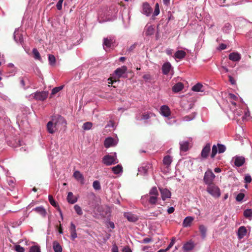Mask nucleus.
Segmentation results:
<instances>
[{"instance_id": "1", "label": "nucleus", "mask_w": 252, "mask_h": 252, "mask_svg": "<svg viewBox=\"0 0 252 252\" xmlns=\"http://www.w3.org/2000/svg\"><path fill=\"white\" fill-rule=\"evenodd\" d=\"M207 191L214 197H219L220 195V191L219 188L214 184L207 185Z\"/></svg>"}, {"instance_id": "2", "label": "nucleus", "mask_w": 252, "mask_h": 252, "mask_svg": "<svg viewBox=\"0 0 252 252\" xmlns=\"http://www.w3.org/2000/svg\"><path fill=\"white\" fill-rule=\"evenodd\" d=\"M215 178V174L213 173L211 169H208L204 174L203 181L206 185H209L210 184H213L212 183Z\"/></svg>"}, {"instance_id": "3", "label": "nucleus", "mask_w": 252, "mask_h": 252, "mask_svg": "<svg viewBox=\"0 0 252 252\" xmlns=\"http://www.w3.org/2000/svg\"><path fill=\"white\" fill-rule=\"evenodd\" d=\"M102 162L106 165L109 166L118 162L116 153L114 156L106 155L102 158Z\"/></svg>"}, {"instance_id": "4", "label": "nucleus", "mask_w": 252, "mask_h": 252, "mask_svg": "<svg viewBox=\"0 0 252 252\" xmlns=\"http://www.w3.org/2000/svg\"><path fill=\"white\" fill-rule=\"evenodd\" d=\"M158 200V196L156 195H149L148 194L145 195L141 197V202L143 205H145L147 201L152 205H155Z\"/></svg>"}, {"instance_id": "5", "label": "nucleus", "mask_w": 252, "mask_h": 252, "mask_svg": "<svg viewBox=\"0 0 252 252\" xmlns=\"http://www.w3.org/2000/svg\"><path fill=\"white\" fill-rule=\"evenodd\" d=\"M225 146L222 144H218V147L215 145H213L211 155V158H214L218 152L219 153H222L225 152Z\"/></svg>"}, {"instance_id": "6", "label": "nucleus", "mask_w": 252, "mask_h": 252, "mask_svg": "<svg viewBox=\"0 0 252 252\" xmlns=\"http://www.w3.org/2000/svg\"><path fill=\"white\" fill-rule=\"evenodd\" d=\"M51 121L58 128L60 125L66 124L64 119L60 115L53 116Z\"/></svg>"}, {"instance_id": "7", "label": "nucleus", "mask_w": 252, "mask_h": 252, "mask_svg": "<svg viewBox=\"0 0 252 252\" xmlns=\"http://www.w3.org/2000/svg\"><path fill=\"white\" fill-rule=\"evenodd\" d=\"M32 95L37 100L43 101L47 98L48 93L46 91L37 92L32 94Z\"/></svg>"}, {"instance_id": "8", "label": "nucleus", "mask_w": 252, "mask_h": 252, "mask_svg": "<svg viewBox=\"0 0 252 252\" xmlns=\"http://www.w3.org/2000/svg\"><path fill=\"white\" fill-rule=\"evenodd\" d=\"M127 70V67L126 66H122L121 67L118 68L115 71V75H116V77L119 79L121 77H125L126 76L125 75L126 73Z\"/></svg>"}, {"instance_id": "9", "label": "nucleus", "mask_w": 252, "mask_h": 252, "mask_svg": "<svg viewBox=\"0 0 252 252\" xmlns=\"http://www.w3.org/2000/svg\"><path fill=\"white\" fill-rule=\"evenodd\" d=\"M232 161H234V164L236 166L240 167L244 164L245 159L243 157L235 156L233 158Z\"/></svg>"}, {"instance_id": "10", "label": "nucleus", "mask_w": 252, "mask_h": 252, "mask_svg": "<svg viewBox=\"0 0 252 252\" xmlns=\"http://www.w3.org/2000/svg\"><path fill=\"white\" fill-rule=\"evenodd\" d=\"M118 143V140L112 137H108L105 139L104 146L106 148L114 146Z\"/></svg>"}, {"instance_id": "11", "label": "nucleus", "mask_w": 252, "mask_h": 252, "mask_svg": "<svg viewBox=\"0 0 252 252\" xmlns=\"http://www.w3.org/2000/svg\"><path fill=\"white\" fill-rule=\"evenodd\" d=\"M247 233V229L244 226H240L237 231V234L238 238L240 240L243 239Z\"/></svg>"}, {"instance_id": "12", "label": "nucleus", "mask_w": 252, "mask_h": 252, "mask_svg": "<svg viewBox=\"0 0 252 252\" xmlns=\"http://www.w3.org/2000/svg\"><path fill=\"white\" fill-rule=\"evenodd\" d=\"M161 196L163 200H165L167 198H170L171 193V192L166 189H159Z\"/></svg>"}, {"instance_id": "13", "label": "nucleus", "mask_w": 252, "mask_h": 252, "mask_svg": "<svg viewBox=\"0 0 252 252\" xmlns=\"http://www.w3.org/2000/svg\"><path fill=\"white\" fill-rule=\"evenodd\" d=\"M152 11V9L150 7V5L147 2L144 3L143 4V13L147 16H149L151 15Z\"/></svg>"}, {"instance_id": "14", "label": "nucleus", "mask_w": 252, "mask_h": 252, "mask_svg": "<svg viewBox=\"0 0 252 252\" xmlns=\"http://www.w3.org/2000/svg\"><path fill=\"white\" fill-rule=\"evenodd\" d=\"M14 39L17 43H22L23 42V37L20 32L19 29L16 30L14 33Z\"/></svg>"}, {"instance_id": "15", "label": "nucleus", "mask_w": 252, "mask_h": 252, "mask_svg": "<svg viewBox=\"0 0 252 252\" xmlns=\"http://www.w3.org/2000/svg\"><path fill=\"white\" fill-rule=\"evenodd\" d=\"M160 114L165 117H168L170 115L169 108L166 105H162L160 109Z\"/></svg>"}, {"instance_id": "16", "label": "nucleus", "mask_w": 252, "mask_h": 252, "mask_svg": "<svg viewBox=\"0 0 252 252\" xmlns=\"http://www.w3.org/2000/svg\"><path fill=\"white\" fill-rule=\"evenodd\" d=\"M32 211L36 212L43 218H45L47 215L46 210L43 206L35 207L32 209Z\"/></svg>"}, {"instance_id": "17", "label": "nucleus", "mask_w": 252, "mask_h": 252, "mask_svg": "<svg viewBox=\"0 0 252 252\" xmlns=\"http://www.w3.org/2000/svg\"><path fill=\"white\" fill-rule=\"evenodd\" d=\"M47 129L48 132L50 134L54 133L58 129V128L52 122L51 120L47 123Z\"/></svg>"}, {"instance_id": "18", "label": "nucleus", "mask_w": 252, "mask_h": 252, "mask_svg": "<svg viewBox=\"0 0 252 252\" xmlns=\"http://www.w3.org/2000/svg\"><path fill=\"white\" fill-rule=\"evenodd\" d=\"M69 231L70 232V237L72 240H74L77 237V234L76 231V226L73 222H71L70 226L69 227Z\"/></svg>"}, {"instance_id": "19", "label": "nucleus", "mask_w": 252, "mask_h": 252, "mask_svg": "<svg viewBox=\"0 0 252 252\" xmlns=\"http://www.w3.org/2000/svg\"><path fill=\"white\" fill-rule=\"evenodd\" d=\"M229 59L233 62H238L241 59V55L238 52H233L229 54Z\"/></svg>"}, {"instance_id": "20", "label": "nucleus", "mask_w": 252, "mask_h": 252, "mask_svg": "<svg viewBox=\"0 0 252 252\" xmlns=\"http://www.w3.org/2000/svg\"><path fill=\"white\" fill-rule=\"evenodd\" d=\"M124 216L130 222H135L138 220L137 217L135 215L131 213H125Z\"/></svg>"}, {"instance_id": "21", "label": "nucleus", "mask_w": 252, "mask_h": 252, "mask_svg": "<svg viewBox=\"0 0 252 252\" xmlns=\"http://www.w3.org/2000/svg\"><path fill=\"white\" fill-rule=\"evenodd\" d=\"M73 176L74 178L79 181L82 184L84 183V178L83 177V175L81 173V172L79 171H75L73 173Z\"/></svg>"}, {"instance_id": "22", "label": "nucleus", "mask_w": 252, "mask_h": 252, "mask_svg": "<svg viewBox=\"0 0 252 252\" xmlns=\"http://www.w3.org/2000/svg\"><path fill=\"white\" fill-rule=\"evenodd\" d=\"M192 90L196 92H203L205 90V87L198 83L192 87Z\"/></svg>"}, {"instance_id": "23", "label": "nucleus", "mask_w": 252, "mask_h": 252, "mask_svg": "<svg viewBox=\"0 0 252 252\" xmlns=\"http://www.w3.org/2000/svg\"><path fill=\"white\" fill-rule=\"evenodd\" d=\"M194 247V243L192 242L189 241L184 244L183 247V249L185 252H189L192 250Z\"/></svg>"}, {"instance_id": "24", "label": "nucleus", "mask_w": 252, "mask_h": 252, "mask_svg": "<svg viewBox=\"0 0 252 252\" xmlns=\"http://www.w3.org/2000/svg\"><path fill=\"white\" fill-rule=\"evenodd\" d=\"M171 68V65L169 62L164 63L162 66V71L164 74H168Z\"/></svg>"}, {"instance_id": "25", "label": "nucleus", "mask_w": 252, "mask_h": 252, "mask_svg": "<svg viewBox=\"0 0 252 252\" xmlns=\"http://www.w3.org/2000/svg\"><path fill=\"white\" fill-rule=\"evenodd\" d=\"M210 151V145L207 144L203 148L201 152V156L203 158H206L208 156V154Z\"/></svg>"}, {"instance_id": "26", "label": "nucleus", "mask_w": 252, "mask_h": 252, "mask_svg": "<svg viewBox=\"0 0 252 252\" xmlns=\"http://www.w3.org/2000/svg\"><path fill=\"white\" fill-rule=\"evenodd\" d=\"M194 219L192 217H187L185 218L183 222V225L185 227H189L190 226L192 221Z\"/></svg>"}, {"instance_id": "27", "label": "nucleus", "mask_w": 252, "mask_h": 252, "mask_svg": "<svg viewBox=\"0 0 252 252\" xmlns=\"http://www.w3.org/2000/svg\"><path fill=\"white\" fill-rule=\"evenodd\" d=\"M113 43V39L106 38L104 39L103 42V48L107 50V48H109L111 47Z\"/></svg>"}, {"instance_id": "28", "label": "nucleus", "mask_w": 252, "mask_h": 252, "mask_svg": "<svg viewBox=\"0 0 252 252\" xmlns=\"http://www.w3.org/2000/svg\"><path fill=\"white\" fill-rule=\"evenodd\" d=\"M155 114L152 112H146L144 113L142 115V117L140 119L136 117L137 120H147L150 118L155 116Z\"/></svg>"}, {"instance_id": "29", "label": "nucleus", "mask_w": 252, "mask_h": 252, "mask_svg": "<svg viewBox=\"0 0 252 252\" xmlns=\"http://www.w3.org/2000/svg\"><path fill=\"white\" fill-rule=\"evenodd\" d=\"M67 200L68 202L71 204H74L77 202V198L73 195L72 192H69L67 196Z\"/></svg>"}, {"instance_id": "30", "label": "nucleus", "mask_w": 252, "mask_h": 252, "mask_svg": "<svg viewBox=\"0 0 252 252\" xmlns=\"http://www.w3.org/2000/svg\"><path fill=\"white\" fill-rule=\"evenodd\" d=\"M183 88V84L181 82H179L173 86L172 90L175 93H178L182 91Z\"/></svg>"}, {"instance_id": "31", "label": "nucleus", "mask_w": 252, "mask_h": 252, "mask_svg": "<svg viewBox=\"0 0 252 252\" xmlns=\"http://www.w3.org/2000/svg\"><path fill=\"white\" fill-rule=\"evenodd\" d=\"M53 248L55 252H62V247L57 241L53 242Z\"/></svg>"}, {"instance_id": "32", "label": "nucleus", "mask_w": 252, "mask_h": 252, "mask_svg": "<svg viewBox=\"0 0 252 252\" xmlns=\"http://www.w3.org/2000/svg\"><path fill=\"white\" fill-rule=\"evenodd\" d=\"M186 55V53L185 51L183 50H178L174 54V57L175 58L179 59H182Z\"/></svg>"}, {"instance_id": "33", "label": "nucleus", "mask_w": 252, "mask_h": 252, "mask_svg": "<svg viewBox=\"0 0 252 252\" xmlns=\"http://www.w3.org/2000/svg\"><path fill=\"white\" fill-rule=\"evenodd\" d=\"M244 216L249 220L252 219V210L251 209H247L244 211Z\"/></svg>"}, {"instance_id": "34", "label": "nucleus", "mask_w": 252, "mask_h": 252, "mask_svg": "<svg viewBox=\"0 0 252 252\" xmlns=\"http://www.w3.org/2000/svg\"><path fill=\"white\" fill-rule=\"evenodd\" d=\"M180 150L183 152H186L189 148V143L187 141H183L180 143Z\"/></svg>"}, {"instance_id": "35", "label": "nucleus", "mask_w": 252, "mask_h": 252, "mask_svg": "<svg viewBox=\"0 0 252 252\" xmlns=\"http://www.w3.org/2000/svg\"><path fill=\"white\" fill-rule=\"evenodd\" d=\"M112 170L114 174H118L123 172V167L121 165H117L112 168Z\"/></svg>"}, {"instance_id": "36", "label": "nucleus", "mask_w": 252, "mask_h": 252, "mask_svg": "<svg viewBox=\"0 0 252 252\" xmlns=\"http://www.w3.org/2000/svg\"><path fill=\"white\" fill-rule=\"evenodd\" d=\"M172 161L171 157L169 156H166L163 158V163L165 165L168 166L171 164Z\"/></svg>"}, {"instance_id": "37", "label": "nucleus", "mask_w": 252, "mask_h": 252, "mask_svg": "<svg viewBox=\"0 0 252 252\" xmlns=\"http://www.w3.org/2000/svg\"><path fill=\"white\" fill-rule=\"evenodd\" d=\"M195 117V114L192 113L189 115L186 116L182 118V120L185 122L190 121Z\"/></svg>"}, {"instance_id": "38", "label": "nucleus", "mask_w": 252, "mask_h": 252, "mask_svg": "<svg viewBox=\"0 0 252 252\" xmlns=\"http://www.w3.org/2000/svg\"><path fill=\"white\" fill-rule=\"evenodd\" d=\"M199 231L201 234V237L204 239L206 236V228L205 226L201 225L199 226Z\"/></svg>"}, {"instance_id": "39", "label": "nucleus", "mask_w": 252, "mask_h": 252, "mask_svg": "<svg viewBox=\"0 0 252 252\" xmlns=\"http://www.w3.org/2000/svg\"><path fill=\"white\" fill-rule=\"evenodd\" d=\"M64 87L63 85L55 87L53 88L51 92V95H54L56 94L57 93L59 92L60 91H61Z\"/></svg>"}, {"instance_id": "40", "label": "nucleus", "mask_w": 252, "mask_h": 252, "mask_svg": "<svg viewBox=\"0 0 252 252\" xmlns=\"http://www.w3.org/2000/svg\"><path fill=\"white\" fill-rule=\"evenodd\" d=\"M93 126V124L91 122H86L83 125L82 128L84 130H90Z\"/></svg>"}, {"instance_id": "41", "label": "nucleus", "mask_w": 252, "mask_h": 252, "mask_svg": "<svg viewBox=\"0 0 252 252\" xmlns=\"http://www.w3.org/2000/svg\"><path fill=\"white\" fill-rule=\"evenodd\" d=\"M48 61L49 63L51 65H55L56 63V58L55 56L53 55H49L48 56Z\"/></svg>"}, {"instance_id": "42", "label": "nucleus", "mask_w": 252, "mask_h": 252, "mask_svg": "<svg viewBox=\"0 0 252 252\" xmlns=\"http://www.w3.org/2000/svg\"><path fill=\"white\" fill-rule=\"evenodd\" d=\"M32 53L34 55V58L35 59L38 60H40L41 59L40 54L36 48L33 49Z\"/></svg>"}, {"instance_id": "43", "label": "nucleus", "mask_w": 252, "mask_h": 252, "mask_svg": "<svg viewBox=\"0 0 252 252\" xmlns=\"http://www.w3.org/2000/svg\"><path fill=\"white\" fill-rule=\"evenodd\" d=\"M142 250L144 252H154L155 249L152 247L144 246L142 248Z\"/></svg>"}, {"instance_id": "44", "label": "nucleus", "mask_w": 252, "mask_h": 252, "mask_svg": "<svg viewBox=\"0 0 252 252\" xmlns=\"http://www.w3.org/2000/svg\"><path fill=\"white\" fill-rule=\"evenodd\" d=\"M154 28L153 26H148L146 31V34L147 35H152L154 33Z\"/></svg>"}, {"instance_id": "45", "label": "nucleus", "mask_w": 252, "mask_h": 252, "mask_svg": "<svg viewBox=\"0 0 252 252\" xmlns=\"http://www.w3.org/2000/svg\"><path fill=\"white\" fill-rule=\"evenodd\" d=\"M74 209L76 212V213L78 215H82L83 214V212L82 209L78 205H75L74 206Z\"/></svg>"}, {"instance_id": "46", "label": "nucleus", "mask_w": 252, "mask_h": 252, "mask_svg": "<svg viewBox=\"0 0 252 252\" xmlns=\"http://www.w3.org/2000/svg\"><path fill=\"white\" fill-rule=\"evenodd\" d=\"M158 191L156 187H153L150 190L149 195H156L158 196Z\"/></svg>"}, {"instance_id": "47", "label": "nucleus", "mask_w": 252, "mask_h": 252, "mask_svg": "<svg viewBox=\"0 0 252 252\" xmlns=\"http://www.w3.org/2000/svg\"><path fill=\"white\" fill-rule=\"evenodd\" d=\"M30 252H40V248L38 246H32L30 248Z\"/></svg>"}, {"instance_id": "48", "label": "nucleus", "mask_w": 252, "mask_h": 252, "mask_svg": "<svg viewBox=\"0 0 252 252\" xmlns=\"http://www.w3.org/2000/svg\"><path fill=\"white\" fill-rule=\"evenodd\" d=\"M93 186L95 190H99L101 188L100 183L98 181H94L93 182Z\"/></svg>"}, {"instance_id": "49", "label": "nucleus", "mask_w": 252, "mask_h": 252, "mask_svg": "<svg viewBox=\"0 0 252 252\" xmlns=\"http://www.w3.org/2000/svg\"><path fill=\"white\" fill-rule=\"evenodd\" d=\"M138 172L140 174L145 175L147 174V169L146 167H140L138 168Z\"/></svg>"}, {"instance_id": "50", "label": "nucleus", "mask_w": 252, "mask_h": 252, "mask_svg": "<svg viewBox=\"0 0 252 252\" xmlns=\"http://www.w3.org/2000/svg\"><path fill=\"white\" fill-rule=\"evenodd\" d=\"M159 13V8L158 3H157L155 5V10L153 13V16H157Z\"/></svg>"}, {"instance_id": "51", "label": "nucleus", "mask_w": 252, "mask_h": 252, "mask_svg": "<svg viewBox=\"0 0 252 252\" xmlns=\"http://www.w3.org/2000/svg\"><path fill=\"white\" fill-rule=\"evenodd\" d=\"M48 198H49V201L50 203V204L53 206H54V207H56L57 206V203L55 201V200L54 199L53 197H52V195H49L48 196Z\"/></svg>"}, {"instance_id": "52", "label": "nucleus", "mask_w": 252, "mask_h": 252, "mask_svg": "<svg viewBox=\"0 0 252 252\" xmlns=\"http://www.w3.org/2000/svg\"><path fill=\"white\" fill-rule=\"evenodd\" d=\"M152 239L151 238H145L141 241H139V242L141 244H147L151 242Z\"/></svg>"}, {"instance_id": "53", "label": "nucleus", "mask_w": 252, "mask_h": 252, "mask_svg": "<svg viewBox=\"0 0 252 252\" xmlns=\"http://www.w3.org/2000/svg\"><path fill=\"white\" fill-rule=\"evenodd\" d=\"M15 250L17 252H24L25 250L24 248L20 245H17L15 246Z\"/></svg>"}, {"instance_id": "54", "label": "nucleus", "mask_w": 252, "mask_h": 252, "mask_svg": "<svg viewBox=\"0 0 252 252\" xmlns=\"http://www.w3.org/2000/svg\"><path fill=\"white\" fill-rule=\"evenodd\" d=\"M244 197V194L242 193H239L236 198V199L238 201H241Z\"/></svg>"}, {"instance_id": "55", "label": "nucleus", "mask_w": 252, "mask_h": 252, "mask_svg": "<svg viewBox=\"0 0 252 252\" xmlns=\"http://www.w3.org/2000/svg\"><path fill=\"white\" fill-rule=\"evenodd\" d=\"M245 181L246 183H250L252 181L251 176L249 175H247L245 177Z\"/></svg>"}, {"instance_id": "56", "label": "nucleus", "mask_w": 252, "mask_h": 252, "mask_svg": "<svg viewBox=\"0 0 252 252\" xmlns=\"http://www.w3.org/2000/svg\"><path fill=\"white\" fill-rule=\"evenodd\" d=\"M228 97L232 100H236L238 99L237 96L233 94H229Z\"/></svg>"}, {"instance_id": "57", "label": "nucleus", "mask_w": 252, "mask_h": 252, "mask_svg": "<svg viewBox=\"0 0 252 252\" xmlns=\"http://www.w3.org/2000/svg\"><path fill=\"white\" fill-rule=\"evenodd\" d=\"M151 214V216L157 217L159 214H161V210H159L157 211L156 212H152Z\"/></svg>"}, {"instance_id": "58", "label": "nucleus", "mask_w": 252, "mask_h": 252, "mask_svg": "<svg viewBox=\"0 0 252 252\" xmlns=\"http://www.w3.org/2000/svg\"><path fill=\"white\" fill-rule=\"evenodd\" d=\"M250 116V113L249 110L245 112L244 116L243 117V120H247L248 118Z\"/></svg>"}, {"instance_id": "59", "label": "nucleus", "mask_w": 252, "mask_h": 252, "mask_svg": "<svg viewBox=\"0 0 252 252\" xmlns=\"http://www.w3.org/2000/svg\"><path fill=\"white\" fill-rule=\"evenodd\" d=\"M175 244V238H173L171 241V242L170 243L169 245H168V246L166 248L167 249V250H169L173 246V245Z\"/></svg>"}, {"instance_id": "60", "label": "nucleus", "mask_w": 252, "mask_h": 252, "mask_svg": "<svg viewBox=\"0 0 252 252\" xmlns=\"http://www.w3.org/2000/svg\"><path fill=\"white\" fill-rule=\"evenodd\" d=\"M123 252H132L131 249L128 247L126 246L123 249Z\"/></svg>"}, {"instance_id": "61", "label": "nucleus", "mask_w": 252, "mask_h": 252, "mask_svg": "<svg viewBox=\"0 0 252 252\" xmlns=\"http://www.w3.org/2000/svg\"><path fill=\"white\" fill-rule=\"evenodd\" d=\"M112 252H119L118 251V247L116 244H114L113 245L112 249Z\"/></svg>"}, {"instance_id": "62", "label": "nucleus", "mask_w": 252, "mask_h": 252, "mask_svg": "<svg viewBox=\"0 0 252 252\" xmlns=\"http://www.w3.org/2000/svg\"><path fill=\"white\" fill-rule=\"evenodd\" d=\"M226 48V45H225V44H221L220 45V46H219V49L220 50H224Z\"/></svg>"}, {"instance_id": "63", "label": "nucleus", "mask_w": 252, "mask_h": 252, "mask_svg": "<svg viewBox=\"0 0 252 252\" xmlns=\"http://www.w3.org/2000/svg\"><path fill=\"white\" fill-rule=\"evenodd\" d=\"M62 4L63 3L60 2H57L56 6L58 10H61L62 9Z\"/></svg>"}, {"instance_id": "64", "label": "nucleus", "mask_w": 252, "mask_h": 252, "mask_svg": "<svg viewBox=\"0 0 252 252\" xmlns=\"http://www.w3.org/2000/svg\"><path fill=\"white\" fill-rule=\"evenodd\" d=\"M175 209L173 207H170L167 209V212L168 214H171L174 212Z\"/></svg>"}]
</instances>
